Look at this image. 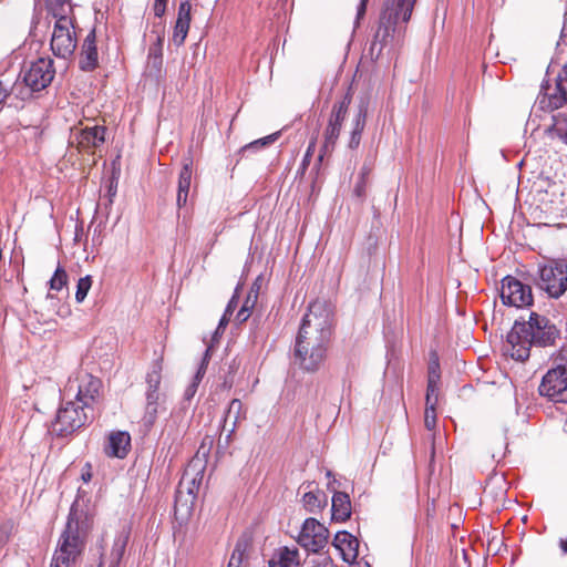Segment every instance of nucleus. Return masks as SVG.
I'll return each mask as SVG.
<instances>
[{"mask_svg":"<svg viewBox=\"0 0 567 567\" xmlns=\"http://www.w3.org/2000/svg\"><path fill=\"white\" fill-rule=\"evenodd\" d=\"M167 2L168 0H154L153 11L156 17L161 18L164 16Z\"/></svg>","mask_w":567,"mask_h":567,"instance_id":"nucleus-40","label":"nucleus"},{"mask_svg":"<svg viewBox=\"0 0 567 567\" xmlns=\"http://www.w3.org/2000/svg\"><path fill=\"white\" fill-rule=\"evenodd\" d=\"M313 147H315V143L312 142V143H310V145L308 146V150H307V154H306V156H309V155L312 153Z\"/></svg>","mask_w":567,"mask_h":567,"instance_id":"nucleus-55","label":"nucleus"},{"mask_svg":"<svg viewBox=\"0 0 567 567\" xmlns=\"http://www.w3.org/2000/svg\"><path fill=\"white\" fill-rule=\"evenodd\" d=\"M229 318H230V316H229V315H226V313L224 312V315H223V317H221V319H220V321H219V324H218V329H217V330H219V329H224V328L227 326V323L229 322Z\"/></svg>","mask_w":567,"mask_h":567,"instance_id":"nucleus-51","label":"nucleus"},{"mask_svg":"<svg viewBox=\"0 0 567 567\" xmlns=\"http://www.w3.org/2000/svg\"><path fill=\"white\" fill-rule=\"evenodd\" d=\"M64 403L58 410L56 417L52 423V432L58 436H69L82 427L86 420V410L74 401L63 400Z\"/></svg>","mask_w":567,"mask_h":567,"instance_id":"nucleus-8","label":"nucleus"},{"mask_svg":"<svg viewBox=\"0 0 567 567\" xmlns=\"http://www.w3.org/2000/svg\"><path fill=\"white\" fill-rule=\"evenodd\" d=\"M192 181V162H187L183 165L178 177V188H177V206H185L187 203V197L190 188Z\"/></svg>","mask_w":567,"mask_h":567,"instance_id":"nucleus-25","label":"nucleus"},{"mask_svg":"<svg viewBox=\"0 0 567 567\" xmlns=\"http://www.w3.org/2000/svg\"><path fill=\"white\" fill-rule=\"evenodd\" d=\"M332 518L344 522L351 515V501L348 494L336 492L332 496Z\"/></svg>","mask_w":567,"mask_h":567,"instance_id":"nucleus-23","label":"nucleus"},{"mask_svg":"<svg viewBox=\"0 0 567 567\" xmlns=\"http://www.w3.org/2000/svg\"><path fill=\"white\" fill-rule=\"evenodd\" d=\"M555 337V327L546 318L532 312L528 321H515L507 336L506 351L513 359L524 361L529 357L532 344L547 346Z\"/></svg>","mask_w":567,"mask_h":567,"instance_id":"nucleus-4","label":"nucleus"},{"mask_svg":"<svg viewBox=\"0 0 567 567\" xmlns=\"http://www.w3.org/2000/svg\"><path fill=\"white\" fill-rule=\"evenodd\" d=\"M539 109L553 112L567 103V93L561 89V82L557 79L554 86L543 85L536 101Z\"/></svg>","mask_w":567,"mask_h":567,"instance_id":"nucleus-15","label":"nucleus"},{"mask_svg":"<svg viewBox=\"0 0 567 567\" xmlns=\"http://www.w3.org/2000/svg\"><path fill=\"white\" fill-rule=\"evenodd\" d=\"M372 168H373L372 163L371 164L364 163L361 168L359 178L367 181V177L370 174V172L372 171Z\"/></svg>","mask_w":567,"mask_h":567,"instance_id":"nucleus-45","label":"nucleus"},{"mask_svg":"<svg viewBox=\"0 0 567 567\" xmlns=\"http://www.w3.org/2000/svg\"><path fill=\"white\" fill-rule=\"evenodd\" d=\"M244 560V549L240 548V545H237L234 549L227 567H241Z\"/></svg>","mask_w":567,"mask_h":567,"instance_id":"nucleus-38","label":"nucleus"},{"mask_svg":"<svg viewBox=\"0 0 567 567\" xmlns=\"http://www.w3.org/2000/svg\"><path fill=\"white\" fill-rule=\"evenodd\" d=\"M55 69L53 60L50 58H39L23 72V82L32 91H41L45 89L54 79Z\"/></svg>","mask_w":567,"mask_h":567,"instance_id":"nucleus-11","label":"nucleus"},{"mask_svg":"<svg viewBox=\"0 0 567 567\" xmlns=\"http://www.w3.org/2000/svg\"><path fill=\"white\" fill-rule=\"evenodd\" d=\"M367 2H368V0L360 1L359 6H358L357 20L361 19L364 16L365 9H367Z\"/></svg>","mask_w":567,"mask_h":567,"instance_id":"nucleus-48","label":"nucleus"},{"mask_svg":"<svg viewBox=\"0 0 567 567\" xmlns=\"http://www.w3.org/2000/svg\"><path fill=\"white\" fill-rule=\"evenodd\" d=\"M426 405H436L439 401V383H427L426 388Z\"/></svg>","mask_w":567,"mask_h":567,"instance_id":"nucleus-37","label":"nucleus"},{"mask_svg":"<svg viewBox=\"0 0 567 567\" xmlns=\"http://www.w3.org/2000/svg\"><path fill=\"white\" fill-rule=\"evenodd\" d=\"M559 193L555 183L550 184L545 181L534 183L532 194L537 207L545 213H554L559 208L556 206V197Z\"/></svg>","mask_w":567,"mask_h":567,"instance_id":"nucleus-14","label":"nucleus"},{"mask_svg":"<svg viewBox=\"0 0 567 567\" xmlns=\"http://www.w3.org/2000/svg\"><path fill=\"white\" fill-rule=\"evenodd\" d=\"M539 393L553 401L567 403V351L559 354L555 367L543 377Z\"/></svg>","mask_w":567,"mask_h":567,"instance_id":"nucleus-7","label":"nucleus"},{"mask_svg":"<svg viewBox=\"0 0 567 567\" xmlns=\"http://www.w3.org/2000/svg\"><path fill=\"white\" fill-rule=\"evenodd\" d=\"M558 79L561 82V89L565 90V93H567V65L559 73Z\"/></svg>","mask_w":567,"mask_h":567,"instance_id":"nucleus-46","label":"nucleus"},{"mask_svg":"<svg viewBox=\"0 0 567 567\" xmlns=\"http://www.w3.org/2000/svg\"><path fill=\"white\" fill-rule=\"evenodd\" d=\"M147 384H148V388L147 390H152V389H156L158 390L159 388V383H161V373H159V370L157 369H154L152 372H150L147 374Z\"/></svg>","mask_w":567,"mask_h":567,"instance_id":"nucleus-39","label":"nucleus"},{"mask_svg":"<svg viewBox=\"0 0 567 567\" xmlns=\"http://www.w3.org/2000/svg\"><path fill=\"white\" fill-rule=\"evenodd\" d=\"M436 405H426L425 406V415H424V424L427 430H433L436 425Z\"/></svg>","mask_w":567,"mask_h":567,"instance_id":"nucleus-36","label":"nucleus"},{"mask_svg":"<svg viewBox=\"0 0 567 567\" xmlns=\"http://www.w3.org/2000/svg\"><path fill=\"white\" fill-rule=\"evenodd\" d=\"M333 546L341 553L344 561H353L358 556L359 542L348 532L337 533Z\"/></svg>","mask_w":567,"mask_h":567,"instance_id":"nucleus-21","label":"nucleus"},{"mask_svg":"<svg viewBox=\"0 0 567 567\" xmlns=\"http://www.w3.org/2000/svg\"><path fill=\"white\" fill-rule=\"evenodd\" d=\"M278 136H279V133H274V134H270L262 138L256 140L251 143L245 145L241 151L244 153H246V152L257 151L259 148L266 147V146L272 144L274 142H276Z\"/></svg>","mask_w":567,"mask_h":567,"instance_id":"nucleus-29","label":"nucleus"},{"mask_svg":"<svg viewBox=\"0 0 567 567\" xmlns=\"http://www.w3.org/2000/svg\"><path fill=\"white\" fill-rule=\"evenodd\" d=\"M501 298L504 305L524 308L533 303L532 288L514 277L502 280Z\"/></svg>","mask_w":567,"mask_h":567,"instance_id":"nucleus-12","label":"nucleus"},{"mask_svg":"<svg viewBox=\"0 0 567 567\" xmlns=\"http://www.w3.org/2000/svg\"><path fill=\"white\" fill-rule=\"evenodd\" d=\"M559 548L565 555H567V537L559 539Z\"/></svg>","mask_w":567,"mask_h":567,"instance_id":"nucleus-53","label":"nucleus"},{"mask_svg":"<svg viewBox=\"0 0 567 567\" xmlns=\"http://www.w3.org/2000/svg\"><path fill=\"white\" fill-rule=\"evenodd\" d=\"M161 394L158 390L152 389L146 392V403H153L159 405Z\"/></svg>","mask_w":567,"mask_h":567,"instance_id":"nucleus-42","label":"nucleus"},{"mask_svg":"<svg viewBox=\"0 0 567 567\" xmlns=\"http://www.w3.org/2000/svg\"><path fill=\"white\" fill-rule=\"evenodd\" d=\"M237 302H238V301H237V298H236V296H234V297L229 300V302H228V305H227V307H226L225 313H226V315L231 316V315H233V312H234V310H235V309H236V307H237Z\"/></svg>","mask_w":567,"mask_h":567,"instance_id":"nucleus-47","label":"nucleus"},{"mask_svg":"<svg viewBox=\"0 0 567 567\" xmlns=\"http://www.w3.org/2000/svg\"><path fill=\"white\" fill-rule=\"evenodd\" d=\"M299 553L296 548H279L269 560V567H298Z\"/></svg>","mask_w":567,"mask_h":567,"instance_id":"nucleus-22","label":"nucleus"},{"mask_svg":"<svg viewBox=\"0 0 567 567\" xmlns=\"http://www.w3.org/2000/svg\"><path fill=\"white\" fill-rule=\"evenodd\" d=\"M91 517L82 508L81 501H74L50 567H76L85 548L87 534L91 529Z\"/></svg>","mask_w":567,"mask_h":567,"instance_id":"nucleus-2","label":"nucleus"},{"mask_svg":"<svg viewBox=\"0 0 567 567\" xmlns=\"http://www.w3.org/2000/svg\"><path fill=\"white\" fill-rule=\"evenodd\" d=\"M158 404L146 403L144 415L142 419L145 426L151 427L154 425L158 415Z\"/></svg>","mask_w":567,"mask_h":567,"instance_id":"nucleus-33","label":"nucleus"},{"mask_svg":"<svg viewBox=\"0 0 567 567\" xmlns=\"http://www.w3.org/2000/svg\"><path fill=\"white\" fill-rule=\"evenodd\" d=\"M164 29L156 32V42L150 47L148 56H163Z\"/></svg>","mask_w":567,"mask_h":567,"instance_id":"nucleus-34","label":"nucleus"},{"mask_svg":"<svg viewBox=\"0 0 567 567\" xmlns=\"http://www.w3.org/2000/svg\"><path fill=\"white\" fill-rule=\"evenodd\" d=\"M327 503V497L322 492H308L302 497L305 508L310 513H317L323 508Z\"/></svg>","mask_w":567,"mask_h":567,"instance_id":"nucleus-27","label":"nucleus"},{"mask_svg":"<svg viewBox=\"0 0 567 567\" xmlns=\"http://www.w3.org/2000/svg\"><path fill=\"white\" fill-rule=\"evenodd\" d=\"M209 348L206 349L205 351V355L203 358V361L200 363V367L198 368L195 377H194V380L193 382L188 385V388L186 389L185 391V396L187 399H190L194 396V394L196 393L197 391V386L200 382V380L203 379L205 372H206V368H207V364H208V360H209Z\"/></svg>","mask_w":567,"mask_h":567,"instance_id":"nucleus-28","label":"nucleus"},{"mask_svg":"<svg viewBox=\"0 0 567 567\" xmlns=\"http://www.w3.org/2000/svg\"><path fill=\"white\" fill-rule=\"evenodd\" d=\"M551 138H558L567 145V116L559 113L553 116V125L548 130Z\"/></svg>","mask_w":567,"mask_h":567,"instance_id":"nucleus-26","label":"nucleus"},{"mask_svg":"<svg viewBox=\"0 0 567 567\" xmlns=\"http://www.w3.org/2000/svg\"><path fill=\"white\" fill-rule=\"evenodd\" d=\"M416 0H386L379 27L371 43V53L379 56L384 49L399 47L405 35Z\"/></svg>","mask_w":567,"mask_h":567,"instance_id":"nucleus-3","label":"nucleus"},{"mask_svg":"<svg viewBox=\"0 0 567 567\" xmlns=\"http://www.w3.org/2000/svg\"><path fill=\"white\" fill-rule=\"evenodd\" d=\"M249 302H250V297H248V299L246 300L245 305L238 311L236 319L239 322H244V321H246L249 318V316H250Z\"/></svg>","mask_w":567,"mask_h":567,"instance_id":"nucleus-41","label":"nucleus"},{"mask_svg":"<svg viewBox=\"0 0 567 567\" xmlns=\"http://www.w3.org/2000/svg\"><path fill=\"white\" fill-rule=\"evenodd\" d=\"M329 532L315 518H307L298 537V543L309 551L318 553L328 543Z\"/></svg>","mask_w":567,"mask_h":567,"instance_id":"nucleus-13","label":"nucleus"},{"mask_svg":"<svg viewBox=\"0 0 567 567\" xmlns=\"http://www.w3.org/2000/svg\"><path fill=\"white\" fill-rule=\"evenodd\" d=\"M188 476H189V473L187 471L182 478L181 486H184L185 484H188L189 482H192L193 484L195 483V477H192L190 480H188Z\"/></svg>","mask_w":567,"mask_h":567,"instance_id":"nucleus-52","label":"nucleus"},{"mask_svg":"<svg viewBox=\"0 0 567 567\" xmlns=\"http://www.w3.org/2000/svg\"><path fill=\"white\" fill-rule=\"evenodd\" d=\"M48 9L54 19L50 49L56 58L68 60L73 56L78 47L74 21L69 16L71 7L65 1L55 6L54 0H49Z\"/></svg>","mask_w":567,"mask_h":567,"instance_id":"nucleus-5","label":"nucleus"},{"mask_svg":"<svg viewBox=\"0 0 567 567\" xmlns=\"http://www.w3.org/2000/svg\"><path fill=\"white\" fill-rule=\"evenodd\" d=\"M246 419V409L239 399L230 401L224 416L223 430L228 431L227 439L235 433L237 426Z\"/></svg>","mask_w":567,"mask_h":567,"instance_id":"nucleus-20","label":"nucleus"},{"mask_svg":"<svg viewBox=\"0 0 567 567\" xmlns=\"http://www.w3.org/2000/svg\"><path fill=\"white\" fill-rule=\"evenodd\" d=\"M561 35L565 39L567 38V14H566L565 22H564V25H563Z\"/></svg>","mask_w":567,"mask_h":567,"instance_id":"nucleus-54","label":"nucleus"},{"mask_svg":"<svg viewBox=\"0 0 567 567\" xmlns=\"http://www.w3.org/2000/svg\"><path fill=\"white\" fill-rule=\"evenodd\" d=\"M101 381L86 372H80L74 378H70L63 389L62 399L74 401L83 410L91 409L99 396Z\"/></svg>","mask_w":567,"mask_h":567,"instance_id":"nucleus-6","label":"nucleus"},{"mask_svg":"<svg viewBox=\"0 0 567 567\" xmlns=\"http://www.w3.org/2000/svg\"><path fill=\"white\" fill-rule=\"evenodd\" d=\"M331 334V313L320 301L312 302L303 316L295 343V363L306 371L322 364Z\"/></svg>","mask_w":567,"mask_h":567,"instance_id":"nucleus-1","label":"nucleus"},{"mask_svg":"<svg viewBox=\"0 0 567 567\" xmlns=\"http://www.w3.org/2000/svg\"><path fill=\"white\" fill-rule=\"evenodd\" d=\"M163 56H148L147 71L151 75L158 76L162 73Z\"/></svg>","mask_w":567,"mask_h":567,"instance_id":"nucleus-35","label":"nucleus"},{"mask_svg":"<svg viewBox=\"0 0 567 567\" xmlns=\"http://www.w3.org/2000/svg\"><path fill=\"white\" fill-rule=\"evenodd\" d=\"M190 9L192 6L189 1H183L178 7L177 19L172 35V40L174 44L177 47L184 44L185 39L188 34L192 20Z\"/></svg>","mask_w":567,"mask_h":567,"instance_id":"nucleus-18","label":"nucleus"},{"mask_svg":"<svg viewBox=\"0 0 567 567\" xmlns=\"http://www.w3.org/2000/svg\"><path fill=\"white\" fill-rule=\"evenodd\" d=\"M66 271L62 267H58L53 277L50 280V289L60 291L63 287L66 286Z\"/></svg>","mask_w":567,"mask_h":567,"instance_id":"nucleus-32","label":"nucleus"},{"mask_svg":"<svg viewBox=\"0 0 567 567\" xmlns=\"http://www.w3.org/2000/svg\"><path fill=\"white\" fill-rule=\"evenodd\" d=\"M9 94V89L0 81V104L6 100Z\"/></svg>","mask_w":567,"mask_h":567,"instance_id":"nucleus-49","label":"nucleus"},{"mask_svg":"<svg viewBox=\"0 0 567 567\" xmlns=\"http://www.w3.org/2000/svg\"><path fill=\"white\" fill-rule=\"evenodd\" d=\"M75 141L81 150H91L101 146L105 141V127H85L75 134Z\"/></svg>","mask_w":567,"mask_h":567,"instance_id":"nucleus-19","label":"nucleus"},{"mask_svg":"<svg viewBox=\"0 0 567 567\" xmlns=\"http://www.w3.org/2000/svg\"><path fill=\"white\" fill-rule=\"evenodd\" d=\"M367 112H368L367 104L364 102H362L358 107L357 114L352 118V130H351V136H350V141H349L350 148H355L360 144L361 134L365 126Z\"/></svg>","mask_w":567,"mask_h":567,"instance_id":"nucleus-24","label":"nucleus"},{"mask_svg":"<svg viewBox=\"0 0 567 567\" xmlns=\"http://www.w3.org/2000/svg\"><path fill=\"white\" fill-rule=\"evenodd\" d=\"M85 467H86V471L85 470L82 471V480L84 482H89L91 480V477H92L91 466L89 464H86Z\"/></svg>","mask_w":567,"mask_h":567,"instance_id":"nucleus-50","label":"nucleus"},{"mask_svg":"<svg viewBox=\"0 0 567 567\" xmlns=\"http://www.w3.org/2000/svg\"><path fill=\"white\" fill-rule=\"evenodd\" d=\"M79 65L83 71H93L99 65V52L96 48V34L94 29L87 33L82 43Z\"/></svg>","mask_w":567,"mask_h":567,"instance_id":"nucleus-16","label":"nucleus"},{"mask_svg":"<svg viewBox=\"0 0 567 567\" xmlns=\"http://www.w3.org/2000/svg\"><path fill=\"white\" fill-rule=\"evenodd\" d=\"M131 449V435L126 431H114L107 436L104 452L110 457L124 458Z\"/></svg>","mask_w":567,"mask_h":567,"instance_id":"nucleus-17","label":"nucleus"},{"mask_svg":"<svg viewBox=\"0 0 567 567\" xmlns=\"http://www.w3.org/2000/svg\"><path fill=\"white\" fill-rule=\"evenodd\" d=\"M92 286V277L85 276L79 279L76 285V292H75V299L78 302H82L90 291Z\"/></svg>","mask_w":567,"mask_h":567,"instance_id":"nucleus-31","label":"nucleus"},{"mask_svg":"<svg viewBox=\"0 0 567 567\" xmlns=\"http://www.w3.org/2000/svg\"><path fill=\"white\" fill-rule=\"evenodd\" d=\"M440 381V363L435 352H431L429 362L427 383H439Z\"/></svg>","mask_w":567,"mask_h":567,"instance_id":"nucleus-30","label":"nucleus"},{"mask_svg":"<svg viewBox=\"0 0 567 567\" xmlns=\"http://www.w3.org/2000/svg\"><path fill=\"white\" fill-rule=\"evenodd\" d=\"M539 287L558 298L567 290V260H551L539 268Z\"/></svg>","mask_w":567,"mask_h":567,"instance_id":"nucleus-9","label":"nucleus"},{"mask_svg":"<svg viewBox=\"0 0 567 567\" xmlns=\"http://www.w3.org/2000/svg\"><path fill=\"white\" fill-rule=\"evenodd\" d=\"M124 547H125V543L124 542H115L114 544V551H116V560L113 563L112 567H115V565L117 564L123 550H124Z\"/></svg>","mask_w":567,"mask_h":567,"instance_id":"nucleus-44","label":"nucleus"},{"mask_svg":"<svg viewBox=\"0 0 567 567\" xmlns=\"http://www.w3.org/2000/svg\"><path fill=\"white\" fill-rule=\"evenodd\" d=\"M365 185H367V181L365 179H361L359 178L357 185L354 186V194L358 196V197H362L364 196V193H365Z\"/></svg>","mask_w":567,"mask_h":567,"instance_id":"nucleus-43","label":"nucleus"},{"mask_svg":"<svg viewBox=\"0 0 567 567\" xmlns=\"http://www.w3.org/2000/svg\"><path fill=\"white\" fill-rule=\"evenodd\" d=\"M350 103L351 95L348 92L340 101L333 104L328 125L324 130L323 143L320 150L319 161H322L324 156L329 155L334 150L337 140L340 135L341 125Z\"/></svg>","mask_w":567,"mask_h":567,"instance_id":"nucleus-10","label":"nucleus"}]
</instances>
